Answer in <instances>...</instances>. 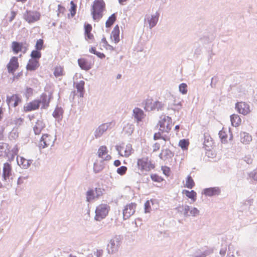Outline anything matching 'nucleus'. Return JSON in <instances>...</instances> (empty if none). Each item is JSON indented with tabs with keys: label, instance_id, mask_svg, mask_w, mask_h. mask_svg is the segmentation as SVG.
Wrapping results in <instances>:
<instances>
[{
	"label": "nucleus",
	"instance_id": "nucleus-17",
	"mask_svg": "<svg viewBox=\"0 0 257 257\" xmlns=\"http://www.w3.org/2000/svg\"><path fill=\"white\" fill-rule=\"evenodd\" d=\"M98 156L99 158H102L103 160H110L111 158V157L108 155V151L107 147L105 146H102L99 147L98 149Z\"/></svg>",
	"mask_w": 257,
	"mask_h": 257
},
{
	"label": "nucleus",
	"instance_id": "nucleus-7",
	"mask_svg": "<svg viewBox=\"0 0 257 257\" xmlns=\"http://www.w3.org/2000/svg\"><path fill=\"white\" fill-rule=\"evenodd\" d=\"M55 139L53 136L49 134H44L39 142V147L40 149H44L45 148L52 146L54 142Z\"/></svg>",
	"mask_w": 257,
	"mask_h": 257
},
{
	"label": "nucleus",
	"instance_id": "nucleus-48",
	"mask_svg": "<svg viewBox=\"0 0 257 257\" xmlns=\"http://www.w3.org/2000/svg\"><path fill=\"white\" fill-rule=\"evenodd\" d=\"M164 104L162 102L159 101H155L154 110H159L162 109Z\"/></svg>",
	"mask_w": 257,
	"mask_h": 257
},
{
	"label": "nucleus",
	"instance_id": "nucleus-60",
	"mask_svg": "<svg viewBox=\"0 0 257 257\" xmlns=\"http://www.w3.org/2000/svg\"><path fill=\"white\" fill-rule=\"evenodd\" d=\"M58 11L59 12L58 15H59V13H63L65 11V9L63 6H61V5H59L58 6Z\"/></svg>",
	"mask_w": 257,
	"mask_h": 257
},
{
	"label": "nucleus",
	"instance_id": "nucleus-42",
	"mask_svg": "<svg viewBox=\"0 0 257 257\" xmlns=\"http://www.w3.org/2000/svg\"><path fill=\"white\" fill-rule=\"evenodd\" d=\"M36 50L41 51L44 48V41L42 39L38 40L35 45Z\"/></svg>",
	"mask_w": 257,
	"mask_h": 257
},
{
	"label": "nucleus",
	"instance_id": "nucleus-22",
	"mask_svg": "<svg viewBox=\"0 0 257 257\" xmlns=\"http://www.w3.org/2000/svg\"><path fill=\"white\" fill-rule=\"evenodd\" d=\"M39 60L37 59H30L26 66L28 70L34 71L37 69L39 66Z\"/></svg>",
	"mask_w": 257,
	"mask_h": 257
},
{
	"label": "nucleus",
	"instance_id": "nucleus-64",
	"mask_svg": "<svg viewBox=\"0 0 257 257\" xmlns=\"http://www.w3.org/2000/svg\"><path fill=\"white\" fill-rule=\"evenodd\" d=\"M96 55L100 58H103L105 57V55L100 52H97V53H96Z\"/></svg>",
	"mask_w": 257,
	"mask_h": 257
},
{
	"label": "nucleus",
	"instance_id": "nucleus-15",
	"mask_svg": "<svg viewBox=\"0 0 257 257\" xmlns=\"http://www.w3.org/2000/svg\"><path fill=\"white\" fill-rule=\"evenodd\" d=\"M11 48L13 52L15 54H17L20 52L25 53L28 49L27 47L24 46L23 43L16 41H14L12 43Z\"/></svg>",
	"mask_w": 257,
	"mask_h": 257
},
{
	"label": "nucleus",
	"instance_id": "nucleus-12",
	"mask_svg": "<svg viewBox=\"0 0 257 257\" xmlns=\"http://www.w3.org/2000/svg\"><path fill=\"white\" fill-rule=\"evenodd\" d=\"M114 125L115 122L113 121L102 124L96 130L95 132V137L99 138L101 137L105 132L113 127Z\"/></svg>",
	"mask_w": 257,
	"mask_h": 257
},
{
	"label": "nucleus",
	"instance_id": "nucleus-2",
	"mask_svg": "<svg viewBox=\"0 0 257 257\" xmlns=\"http://www.w3.org/2000/svg\"><path fill=\"white\" fill-rule=\"evenodd\" d=\"M105 9V4L103 0H94L91 7V15L95 21L99 20L103 16Z\"/></svg>",
	"mask_w": 257,
	"mask_h": 257
},
{
	"label": "nucleus",
	"instance_id": "nucleus-27",
	"mask_svg": "<svg viewBox=\"0 0 257 257\" xmlns=\"http://www.w3.org/2000/svg\"><path fill=\"white\" fill-rule=\"evenodd\" d=\"M17 161L19 165L23 168H28L32 163L31 160H28L22 157L18 158Z\"/></svg>",
	"mask_w": 257,
	"mask_h": 257
},
{
	"label": "nucleus",
	"instance_id": "nucleus-58",
	"mask_svg": "<svg viewBox=\"0 0 257 257\" xmlns=\"http://www.w3.org/2000/svg\"><path fill=\"white\" fill-rule=\"evenodd\" d=\"M190 208L189 206L188 205H186L184 206V214L185 215L189 216V212H190Z\"/></svg>",
	"mask_w": 257,
	"mask_h": 257
},
{
	"label": "nucleus",
	"instance_id": "nucleus-63",
	"mask_svg": "<svg viewBox=\"0 0 257 257\" xmlns=\"http://www.w3.org/2000/svg\"><path fill=\"white\" fill-rule=\"evenodd\" d=\"M89 52L91 53H93L94 54L96 55V53H97V51L96 50V48L95 47H92L89 49Z\"/></svg>",
	"mask_w": 257,
	"mask_h": 257
},
{
	"label": "nucleus",
	"instance_id": "nucleus-53",
	"mask_svg": "<svg viewBox=\"0 0 257 257\" xmlns=\"http://www.w3.org/2000/svg\"><path fill=\"white\" fill-rule=\"evenodd\" d=\"M244 161L248 164H251L253 162V159L250 155H246L244 157Z\"/></svg>",
	"mask_w": 257,
	"mask_h": 257
},
{
	"label": "nucleus",
	"instance_id": "nucleus-33",
	"mask_svg": "<svg viewBox=\"0 0 257 257\" xmlns=\"http://www.w3.org/2000/svg\"><path fill=\"white\" fill-rule=\"evenodd\" d=\"M54 75L56 77H61L64 75V67L61 66H57L54 70Z\"/></svg>",
	"mask_w": 257,
	"mask_h": 257
},
{
	"label": "nucleus",
	"instance_id": "nucleus-26",
	"mask_svg": "<svg viewBox=\"0 0 257 257\" xmlns=\"http://www.w3.org/2000/svg\"><path fill=\"white\" fill-rule=\"evenodd\" d=\"M10 153L9 145L4 143H0V156H8Z\"/></svg>",
	"mask_w": 257,
	"mask_h": 257
},
{
	"label": "nucleus",
	"instance_id": "nucleus-43",
	"mask_svg": "<svg viewBox=\"0 0 257 257\" xmlns=\"http://www.w3.org/2000/svg\"><path fill=\"white\" fill-rule=\"evenodd\" d=\"M70 5H71V7H70V8L69 9V11H70L71 16L73 17L76 14L77 6L74 3L73 1H71L70 2Z\"/></svg>",
	"mask_w": 257,
	"mask_h": 257
},
{
	"label": "nucleus",
	"instance_id": "nucleus-38",
	"mask_svg": "<svg viewBox=\"0 0 257 257\" xmlns=\"http://www.w3.org/2000/svg\"><path fill=\"white\" fill-rule=\"evenodd\" d=\"M63 113V109L60 107H57L54 110L53 115L56 118H60L62 117Z\"/></svg>",
	"mask_w": 257,
	"mask_h": 257
},
{
	"label": "nucleus",
	"instance_id": "nucleus-50",
	"mask_svg": "<svg viewBox=\"0 0 257 257\" xmlns=\"http://www.w3.org/2000/svg\"><path fill=\"white\" fill-rule=\"evenodd\" d=\"M151 178L152 180L155 182H160L161 181H162V179L156 174L151 175Z\"/></svg>",
	"mask_w": 257,
	"mask_h": 257
},
{
	"label": "nucleus",
	"instance_id": "nucleus-31",
	"mask_svg": "<svg viewBox=\"0 0 257 257\" xmlns=\"http://www.w3.org/2000/svg\"><path fill=\"white\" fill-rule=\"evenodd\" d=\"M134 115L138 121H141L144 116V113L142 110L139 108H135L134 109Z\"/></svg>",
	"mask_w": 257,
	"mask_h": 257
},
{
	"label": "nucleus",
	"instance_id": "nucleus-20",
	"mask_svg": "<svg viewBox=\"0 0 257 257\" xmlns=\"http://www.w3.org/2000/svg\"><path fill=\"white\" fill-rule=\"evenodd\" d=\"M12 166L8 163L4 164L3 177L5 180L8 179L12 174Z\"/></svg>",
	"mask_w": 257,
	"mask_h": 257
},
{
	"label": "nucleus",
	"instance_id": "nucleus-28",
	"mask_svg": "<svg viewBox=\"0 0 257 257\" xmlns=\"http://www.w3.org/2000/svg\"><path fill=\"white\" fill-rule=\"evenodd\" d=\"M230 118L233 126L237 127L241 124V119L238 114H233L230 115Z\"/></svg>",
	"mask_w": 257,
	"mask_h": 257
},
{
	"label": "nucleus",
	"instance_id": "nucleus-13",
	"mask_svg": "<svg viewBox=\"0 0 257 257\" xmlns=\"http://www.w3.org/2000/svg\"><path fill=\"white\" fill-rule=\"evenodd\" d=\"M7 103L9 106L16 107L22 102V99L18 94H13L11 96H7Z\"/></svg>",
	"mask_w": 257,
	"mask_h": 257
},
{
	"label": "nucleus",
	"instance_id": "nucleus-44",
	"mask_svg": "<svg viewBox=\"0 0 257 257\" xmlns=\"http://www.w3.org/2000/svg\"><path fill=\"white\" fill-rule=\"evenodd\" d=\"M163 133L161 132L160 131L159 132L155 133L154 135V137H153L154 140H159V139H162L164 141H166L167 140H169V139H167L165 137H164L162 136V134H163Z\"/></svg>",
	"mask_w": 257,
	"mask_h": 257
},
{
	"label": "nucleus",
	"instance_id": "nucleus-14",
	"mask_svg": "<svg viewBox=\"0 0 257 257\" xmlns=\"http://www.w3.org/2000/svg\"><path fill=\"white\" fill-rule=\"evenodd\" d=\"M235 108L239 113L243 115H246L250 111L249 105L244 102L236 103L235 104Z\"/></svg>",
	"mask_w": 257,
	"mask_h": 257
},
{
	"label": "nucleus",
	"instance_id": "nucleus-6",
	"mask_svg": "<svg viewBox=\"0 0 257 257\" xmlns=\"http://www.w3.org/2000/svg\"><path fill=\"white\" fill-rule=\"evenodd\" d=\"M118 154L122 157H128L133 153V149L132 145L122 143L116 146Z\"/></svg>",
	"mask_w": 257,
	"mask_h": 257
},
{
	"label": "nucleus",
	"instance_id": "nucleus-11",
	"mask_svg": "<svg viewBox=\"0 0 257 257\" xmlns=\"http://www.w3.org/2000/svg\"><path fill=\"white\" fill-rule=\"evenodd\" d=\"M19 67L18 58L16 56H13L11 58L9 62L7 65L8 71L9 73L14 74L15 71Z\"/></svg>",
	"mask_w": 257,
	"mask_h": 257
},
{
	"label": "nucleus",
	"instance_id": "nucleus-39",
	"mask_svg": "<svg viewBox=\"0 0 257 257\" xmlns=\"http://www.w3.org/2000/svg\"><path fill=\"white\" fill-rule=\"evenodd\" d=\"M84 86V82L83 81H80L76 85V88H77L78 92L80 93V97H83V96Z\"/></svg>",
	"mask_w": 257,
	"mask_h": 257
},
{
	"label": "nucleus",
	"instance_id": "nucleus-51",
	"mask_svg": "<svg viewBox=\"0 0 257 257\" xmlns=\"http://www.w3.org/2000/svg\"><path fill=\"white\" fill-rule=\"evenodd\" d=\"M145 210L146 213L150 212L151 210L150 202L149 200L147 201L145 203Z\"/></svg>",
	"mask_w": 257,
	"mask_h": 257
},
{
	"label": "nucleus",
	"instance_id": "nucleus-21",
	"mask_svg": "<svg viewBox=\"0 0 257 257\" xmlns=\"http://www.w3.org/2000/svg\"><path fill=\"white\" fill-rule=\"evenodd\" d=\"M119 34V27L118 25H116L111 34V39L115 44L118 43L120 41Z\"/></svg>",
	"mask_w": 257,
	"mask_h": 257
},
{
	"label": "nucleus",
	"instance_id": "nucleus-55",
	"mask_svg": "<svg viewBox=\"0 0 257 257\" xmlns=\"http://www.w3.org/2000/svg\"><path fill=\"white\" fill-rule=\"evenodd\" d=\"M250 176L254 180H257V169L254 170L250 174Z\"/></svg>",
	"mask_w": 257,
	"mask_h": 257
},
{
	"label": "nucleus",
	"instance_id": "nucleus-18",
	"mask_svg": "<svg viewBox=\"0 0 257 257\" xmlns=\"http://www.w3.org/2000/svg\"><path fill=\"white\" fill-rule=\"evenodd\" d=\"M41 101L38 100H34L29 102L26 106L24 107V110L25 112L35 110L39 108Z\"/></svg>",
	"mask_w": 257,
	"mask_h": 257
},
{
	"label": "nucleus",
	"instance_id": "nucleus-34",
	"mask_svg": "<svg viewBox=\"0 0 257 257\" xmlns=\"http://www.w3.org/2000/svg\"><path fill=\"white\" fill-rule=\"evenodd\" d=\"M195 186V182L190 176H187L186 180V183L184 185L185 187L189 189H192Z\"/></svg>",
	"mask_w": 257,
	"mask_h": 257
},
{
	"label": "nucleus",
	"instance_id": "nucleus-5",
	"mask_svg": "<svg viewBox=\"0 0 257 257\" xmlns=\"http://www.w3.org/2000/svg\"><path fill=\"white\" fill-rule=\"evenodd\" d=\"M109 210L110 207L107 204H101L98 205L95 210V219L100 220L104 218L107 215Z\"/></svg>",
	"mask_w": 257,
	"mask_h": 257
},
{
	"label": "nucleus",
	"instance_id": "nucleus-29",
	"mask_svg": "<svg viewBox=\"0 0 257 257\" xmlns=\"http://www.w3.org/2000/svg\"><path fill=\"white\" fill-rule=\"evenodd\" d=\"M155 101L152 98H148L146 100L144 108L147 111L154 110Z\"/></svg>",
	"mask_w": 257,
	"mask_h": 257
},
{
	"label": "nucleus",
	"instance_id": "nucleus-19",
	"mask_svg": "<svg viewBox=\"0 0 257 257\" xmlns=\"http://www.w3.org/2000/svg\"><path fill=\"white\" fill-rule=\"evenodd\" d=\"M84 35L85 39L87 41L91 40L93 41L94 40V36L92 33H91V31L92 30V27L90 24H85L84 25Z\"/></svg>",
	"mask_w": 257,
	"mask_h": 257
},
{
	"label": "nucleus",
	"instance_id": "nucleus-54",
	"mask_svg": "<svg viewBox=\"0 0 257 257\" xmlns=\"http://www.w3.org/2000/svg\"><path fill=\"white\" fill-rule=\"evenodd\" d=\"M152 148L153 152H157L160 150V144L159 143H155L153 144Z\"/></svg>",
	"mask_w": 257,
	"mask_h": 257
},
{
	"label": "nucleus",
	"instance_id": "nucleus-24",
	"mask_svg": "<svg viewBox=\"0 0 257 257\" xmlns=\"http://www.w3.org/2000/svg\"><path fill=\"white\" fill-rule=\"evenodd\" d=\"M220 192V189L217 187L209 188L204 190V194L209 196L218 195Z\"/></svg>",
	"mask_w": 257,
	"mask_h": 257
},
{
	"label": "nucleus",
	"instance_id": "nucleus-32",
	"mask_svg": "<svg viewBox=\"0 0 257 257\" xmlns=\"http://www.w3.org/2000/svg\"><path fill=\"white\" fill-rule=\"evenodd\" d=\"M172 156V153L169 149H162L159 154V157L162 160H166Z\"/></svg>",
	"mask_w": 257,
	"mask_h": 257
},
{
	"label": "nucleus",
	"instance_id": "nucleus-36",
	"mask_svg": "<svg viewBox=\"0 0 257 257\" xmlns=\"http://www.w3.org/2000/svg\"><path fill=\"white\" fill-rule=\"evenodd\" d=\"M116 20V16L114 14L111 15L107 19L105 23V26L107 28L111 27Z\"/></svg>",
	"mask_w": 257,
	"mask_h": 257
},
{
	"label": "nucleus",
	"instance_id": "nucleus-30",
	"mask_svg": "<svg viewBox=\"0 0 257 257\" xmlns=\"http://www.w3.org/2000/svg\"><path fill=\"white\" fill-rule=\"evenodd\" d=\"M182 193L185 194L188 198L191 199L193 202H195L196 200L197 193L194 190L188 191L187 190H183Z\"/></svg>",
	"mask_w": 257,
	"mask_h": 257
},
{
	"label": "nucleus",
	"instance_id": "nucleus-10",
	"mask_svg": "<svg viewBox=\"0 0 257 257\" xmlns=\"http://www.w3.org/2000/svg\"><path fill=\"white\" fill-rule=\"evenodd\" d=\"M137 204L131 203L125 206L123 210V218L124 220L128 219L135 212Z\"/></svg>",
	"mask_w": 257,
	"mask_h": 257
},
{
	"label": "nucleus",
	"instance_id": "nucleus-61",
	"mask_svg": "<svg viewBox=\"0 0 257 257\" xmlns=\"http://www.w3.org/2000/svg\"><path fill=\"white\" fill-rule=\"evenodd\" d=\"M103 254V250L102 249L97 250L95 252V255L97 257H101Z\"/></svg>",
	"mask_w": 257,
	"mask_h": 257
},
{
	"label": "nucleus",
	"instance_id": "nucleus-8",
	"mask_svg": "<svg viewBox=\"0 0 257 257\" xmlns=\"http://www.w3.org/2000/svg\"><path fill=\"white\" fill-rule=\"evenodd\" d=\"M41 14L37 11H27L25 15L24 19L29 23H33L40 19Z\"/></svg>",
	"mask_w": 257,
	"mask_h": 257
},
{
	"label": "nucleus",
	"instance_id": "nucleus-4",
	"mask_svg": "<svg viewBox=\"0 0 257 257\" xmlns=\"http://www.w3.org/2000/svg\"><path fill=\"white\" fill-rule=\"evenodd\" d=\"M203 145L204 148L206 151V154L209 157L213 158L215 156L214 151V143L210 136H204Z\"/></svg>",
	"mask_w": 257,
	"mask_h": 257
},
{
	"label": "nucleus",
	"instance_id": "nucleus-49",
	"mask_svg": "<svg viewBox=\"0 0 257 257\" xmlns=\"http://www.w3.org/2000/svg\"><path fill=\"white\" fill-rule=\"evenodd\" d=\"M162 170L163 171V173L167 176H169L171 173L170 168L167 166H163L162 167Z\"/></svg>",
	"mask_w": 257,
	"mask_h": 257
},
{
	"label": "nucleus",
	"instance_id": "nucleus-57",
	"mask_svg": "<svg viewBox=\"0 0 257 257\" xmlns=\"http://www.w3.org/2000/svg\"><path fill=\"white\" fill-rule=\"evenodd\" d=\"M23 121H24V119L21 117L17 118L14 120L15 123L16 124H19V125H21L22 124V123L23 122Z\"/></svg>",
	"mask_w": 257,
	"mask_h": 257
},
{
	"label": "nucleus",
	"instance_id": "nucleus-9",
	"mask_svg": "<svg viewBox=\"0 0 257 257\" xmlns=\"http://www.w3.org/2000/svg\"><path fill=\"white\" fill-rule=\"evenodd\" d=\"M120 244V239L119 237L115 236L109 241L107 245V250L109 253H112L116 251Z\"/></svg>",
	"mask_w": 257,
	"mask_h": 257
},
{
	"label": "nucleus",
	"instance_id": "nucleus-35",
	"mask_svg": "<svg viewBox=\"0 0 257 257\" xmlns=\"http://www.w3.org/2000/svg\"><path fill=\"white\" fill-rule=\"evenodd\" d=\"M241 141L244 144H248L251 141V137L249 134L245 133L241 134Z\"/></svg>",
	"mask_w": 257,
	"mask_h": 257
},
{
	"label": "nucleus",
	"instance_id": "nucleus-59",
	"mask_svg": "<svg viewBox=\"0 0 257 257\" xmlns=\"http://www.w3.org/2000/svg\"><path fill=\"white\" fill-rule=\"evenodd\" d=\"M17 15V12L15 11H11V17L9 19L10 22H12L15 18Z\"/></svg>",
	"mask_w": 257,
	"mask_h": 257
},
{
	"label": "nucleus",
	"instance_id": "nucleus-47",
	"mask_svg": "<svg viewBox=\"0 0 257 257\" xmlns=\"http://www.w3.org/2000/svg\"><path fill=\"white\" fill-rule=\"evenodd\" d=\"M127 170V168L125 166H121L117 169V173L120 175H123L125 174L126 171Z\"/></svg>",
	"mask_w": 257,
	"mask_h": 257
},
{
	"label": "nucleus",
	"instance_id": "nucleus-1",
	"mask_svg": "<svg viewBox=\"0 0 257 257\" xmlns=\"http://www.w3.org/2000/svg\"><path fill=\"white\" fill-rule=\"evenodd\" d=\"M136 167L139 172L146 174L154 170L156 164L149 157H142L137 159Z\"/></svg>",
	"mask_w": 257,
	"mask_h": 257
},
{
	"label": "nucleus",
	"instance_id": "nucleus-56",
	"mask_svg": "<svg viewBox=\"0 0 257 257\" xmlns=\"http://www.w3.org/2000/svg\"><path fill=\"white\" fill-rule=\"evenodd\" d=\"M103 167L102 166H99L97 164L94 163V170L96 172H98L102 169Z\"/></svg>",
	"mask_w": 257,
	"mask_h": 257
},
{
	"label": "nucleus",
	"instance_id": "nucleus-46",
	"mask_svg": "<svg viewBox=\"0 0 257 257\" xmlns=\"http://www.w3.org/2000/svg\"><path fill=\"white\" fill-rule=\"evenodd\" d=\"M187 86L185 83H181L179 86V90L183 94L187 92Z\"/></svg>",
	"mask_w": 257,
	"mask_h": 257
},
{
	"label": "nucleus",
	"instance_id": "nucleus-52",
	"mask_svg": "<svg viewBox=\"0 0 257 257\" xmlns=\"http://www.w3.org/2000/svg\"><path fill=\"white\" fill-rule=\"evenodd\" d=\"M199 210L196 208H193L190 210L189 215L195 216L199 214Z\"/></svg>",
	"mask_w": 257,
	"mask_h": 257
},
{
	"label": "nucleus",
	"instance_id": "nucleus-41",
	"mask_svg": "<svg viewBox=\"0 0 257 257\" xmlns=\"http://www.w3.org/2000/svg\"><path fill=\"white\" fill-rule=\"evenodd\" d=\"M31 59H37L39 60V59L41 57V53L40 51L38 50H33L31 53Z\"/></svg>",
	"mask_w": 257,
	"mask_h": 257
},
{
	"label": "nucleus",
	"instance_id": "nucleus-45",
	"mask_svg": "<svg viewBox=\"0 0 257 257\" xmlns=\"http://www.w3.org/2000/svg\"><path fill=\"white\" fill-rule=\"evenodd\" d=\"M43 104L44 106H48L49 103V99L48 98L46 94H42L41 96V100L40 101Z\"/></svg>",
	"mask_w": 257,
	"mask_h": 257
},
{
	"label": "nucleus",
	"instance_id": "nucleus-23",
	"mask_svg": "<svg viewBox=\"0 0 257 257\" xmlns=\"http://www.w3.org/2000/svg\"><path fill=\"white\" fill-rule=\"evenodd\" d=\"M45 127V125L43 120L38 119L33 128L35 134L36 135H39Z\"/></svg>",
	"mask_w": 257,
	"mask_h": 257
},
{
	"label": "nucleus",
	"instance_id": "nucleus-62",
	"mask_svg": "<svg viewBox=\"0 0 257 257\" xmlns=\"http://www.w3.org/2000/svg\"><path fill=\"white\" fill-rule=\"evenodd\" d=\"M4 108L0 107V120L3 118L4 115Z\"/></svg>",
	"mask_w": 257,
	"mask_h": 257
},
{
	"label": "nucleus",
	"instance_id": "nucleus-3",
	"mask_svg": "<svg viewBox=\"0 0 257 257\" xmlns=\"http://www.w3.org/2000/svg\"><path fill=\"white\" fill-rule=\"evenodd\" d=\"M158 126L159 130L162 133H168L172 126V120L171 117L162 115L160 117V119L158 122Z\"/></svg>",
	"mask_w": 257,
	"mask_h": 257
},
{
	"label": "nucleus",
	"instance_id": "nucleus-37",
	"mask_svg": "<svg viewBox=\"0 0 257 257\" xmlns=\"http://www.w3.org/2000/svg\"><path fill=\"white\" fill-rule=\"evenodd\" d=\"M159 14H156L155 16H152L150 19L148 20L149 26L150 28L154 27L158 21Z\"/></svg>",
	"mask_w": 257,
	"mask_h": 257
},
{
	"label": "nucleus",
	"instance_id": "nucleus-16",
	"mask_svg": "<svg viewBox=\"0 0 257 257\" xmlns=\"http://www.w3.org/2000/svg\"><path fill=\"white\" fill-rule=\"evenodd\" d=\"M78 63L82 69L86 71L90 69L93 65V62L89 61L86 58H79L78 60Z\"/></svg>",
	"mask_w": 257,
	"mask_h": 257
},
{
	"label": "nucleus",
	"instance_id": "nucleus-40",
	"mask_svg": "<svg viewBox=\"0 0 257 257\" xmlns=\"http://www.w3.org/2000/svg\"><path fill=\"white\" fill-rule=\"evenodd\" d=\"M189 145V142L188 140H181L179 142V146L183 150H187Z\"/></svg>",
	"mask_w": 257,
	"mask_h": 257
},
{
	"label": "nucleus",
	"instance_id": "nucleus-25",
	"mask_svg": "<svg viewBox=\"0 0 257 257\" xmlns=\"http://www.w3.org/2000/svg\"><path fill=\"white\" fill-rule=\"evenodd\" d=\"M97 188L95 189H89L86 193L87 201L89 202L96 198H98L99 194H97Z\"/></svg>",
	"mask_w": 257,
	"mask_h": 257
}]
</instances>
